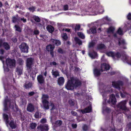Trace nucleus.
I'll return each instance as SVG.
<instances>
[{"instance_id": "22", "label": "nucleus", "mask_w": 131, "mask_h": 131, "mask_svg": "<svg viewBox=\"0 0 131 131\" xmlns=\"http://www.w3.org/2000/svg\"><path fill=\"white\" fill-rule=\"evenodd\" d=\"M32 86V83L29 82L28 83H26L24 85V87L27 89H29L31 88Z\"/></svg>"}, {"instance_id": "61", "label": "nucleus", "mask_w": 131, "mask_h": 131, "mask_svg": "<svg viewBox=\"0 0 131 131\" xmlns=\"http://www.w3.org/2000/svg\"><path fill=\"white\" fill-rule=\"evenodd\" d=\"M20 20L21 21H22L24 23H26L27 21L26 19L24 18V17L21 18Z\"/></svg>"}, {"instance_id": "14", "label": "nucleus", "mask_w": 131, "mask_h": 131, "mask_svg": "<svg viewBox=\"0 0 131 131\" xmlns=\"http://www.w3.org/2000/svg\"><path fill=\"white\" fill-rule=\"evenodd\" d=\"M42 102L44 108L46 109H48L49 108L48 101L46 99H44L42 100Z\"/></svg>"}, {"instance_id": "11", "label": "nucleus", "mask_w": 131, "mask_h": 131, "mask_svg": "<svg viewBox=\"0 0 131 131\" xmlns=\"http://www.w3.org/2000/svg\"><path fill=\"white\" fill-rule=\"evenodd\" d=\"M37 129H40V131H48L49 129L48 126L47 125L38 126Z\"/></svg>"}, {"instance_id": "54", "label": "nucleus", "mask_w": 131, "mask_h": 131, "mask_svg": "<svg viewBox=\"0 0 131 131\" xmlns=\"http://www.w3.org/2000/svg\"><path fill=\"white\" fill-rule=\"evenodd\" d=\"M21 28L17 25V31L19 32H21Z\"/></svg>"}, {"instance_id": "35", "label": "nucleus", "mask_w": 131, "mask_h": 131, "mask_svg": "<svg viewBox=\"0 0 131 131\" xmlns=\"http://www.w3.org/2000/svg\"><path fill=\"white\" fill-rule=\"evenodd\" d=\"M116 33L120 35H122L123 34V31L120 27L118 29Z\"/></svg>"}, {"instance_id": "29", "label": "nucleus", "mask_w": 131, "mask_h": 131, "mask_svg": "<svg viewBox=\"0 0 131 131\" xmlns=\"http://www.w3.org/2000/svg\"><path fill=\"white\" fill-rule=\"evenodd\" d=\"M118 45L120 46L121 45H124L125 44V42L124 40H121L120 39H119L118 40Z\"/></svg>"}, {"instance_id": "62", "label": "nucleus", "mask_w": 131, "mask_h": 131, "mask_svg": "<svg viewBox=\"0 0 131 131\" xmlns=\"http://www.w3.org/2000/svg\"><path fill=\"white\" fill-rule=\"evenodd\" d=\"M4 58L3 56H0V60H1L3 64H4V61L3 60Z\"/></svg>"}, {"instance_id": "6", "label": "nucleus", "mask_w": 131, "mask_h": 131, "mask_svg": "<svg viewBox=\"0 0 131 131\" xmlns=\"http://www.w3.org/2000/svg\"><path fill=\"white\" fill-rule=\"evenodd\" d=\"M74 88H77L81 85L82 83L81 81L77 78H71Z\"/></svg>"}, {"instance_id": "13", "label": "nucleus", "mask_w": 131, "mask_h": 131, "mask_svg": "<svg viewBox=\"0 0 131 131\" xmlns=\"http://www.w3.org/2000/svg\"><path fill=\"white\" fill-rule=\"evenodd\" d=\"M37 80L40 84H43L44 82L45 79L42 75H39L37 76Z\"/></svg>"}, {"instance_id": "55", "label": "nucleus", "mask_w": 131, "mask_h": 131, "mask_svg": "<svg viewBox=\"0 0 131 131\" xmlns=\"http://www.w3.org/2000/svg\"><path fill=\"white\" fill-rule=\"evenodd\" d=\"M58 51L59 53L61 54H63V50L61 48H60L58 49Z\"/></svg>"}, {"instance_id": "8", "label": "nucleus", "mask_w": 131, "mask_h": 131, "mask_svg": "<svg viewBox=\"0 0 131 131\" xmlns=\"http://www.w3.org/2000/svg\"><path fill=\"white\" fill-rule=\"evenodd\" d=\"M102 66H101L100 69L95 68L93 71L94 75L95 77H98L100 76L101 74V72H103L104 71L102 68Z\"/></svg>"}, {"instance_id": "49", "label": "nucleus", "mask_w": 131, "mask_h": 131, "mask_svg": "<svg viewBox=\"0 0 131 131\" xmlns=\"http://www.w3.org/2000/svg\"><path fill=\"white\" fill-rule=\"evenodd\" d=\"M95 45V43L94 42H91L89 44V47L90 48H91L92 47H93Z\"/></svg>"}, {"instance_id": "44", "label": "nucleus", "mask_w": 131, "mask_h": 131, "mask_svg": "<svg viewBox=\"0 0 131 131\" xmlns=\"http://www.w3.org/2000/svg\"><path fill=\"white\" fill-rule=\"evenodd\" d=\"M62 38L65 40H67L68 39V36L66 33H64L62 35Z\"/></svg>"}, {"instance_id": "25", "label": "nucleus", "mask_w": 131, "mask_h": 131, "mask_svg": "<svg viewBox=\"0 0 131 131\" xmlns=\"http://www.w3.org/2000/svg\"><path fill=\"white\" fill-rule=\"evenodd\" d=\"M51 72L52 75L55 78H56L57 76H59L60 75L59 72L57 70L53 71V70H52Z\"/></svg>"}, {"instance_id": "26", "label": "nucleus", "mask_w": 131, "mask_h": 131, "mask_svg": "<svg viewBox=\"0 0 131 131\" xmlns=\"http://www.w3.org/2000/svg\"><path fill=\"white\" fill-rule=\"evenodd\" d=\"M32 19L36 22H39L40 21V18L37 16L34 15L32 17Z\"/></svg>"}, {"instance_id": "4", "label": "nucleus", "mask_w": 131, "mask_h": 131, "mask_svg": "<svg viewBox=\"0 0 131 131\" xmlns=\"http://www.w3.org/2000/svg\"><path fill=\"white\" fill-rule=\"evenodd\" d=\"M34 59L31 58H27L26 60V66L28 69L31 70L34 66Z\"/></svg>"}, {"instance_id": "50", "label": "nucleus", "mask_w": 131, "mask_h": 131, "mask_svg": "<svg viewBox=\"0 0 131 131\" xmlns=\"http://www.w3.org/2000/svg\"><path fill=\"white\" fill-rule=\"evenodd\" d=\"M17 116H18L19 115H20V116H21L22 115L21 114V113L20 111H19V108L17 107Z\"/></svg>"}, {"instance_id": "21", "label": "nucleus", "mask_w": 131, "mask_h": 131, "mask_svg": "<svg viewBox=\"0 0 131 131\" xmlns=\"http://www.w3.org/2000/svg\"><path fill=\"white\" fill-rule=\"evenodd\" d=\"M2 46L6 50H9L10 49L9 45L7 42H3Z\"/></svg>"}, {"instance_id": "53", "label": "nucleus", "mask_w": 131, "mask_h": 131, "mask_svg": "<svg viewBox=\"0 0 131 131\" xmlns=\"http://www.w3.org/2000/svg\"><path fill=\"white\" fill-rule=\"evenodd\" d=\"M35 94V92L33 91L29 92L28 93V96H33Z\"/></svg>"}, {"instance_id": "23", "label": "nucleus", "mask_w": 131, "mask_h": 131, "mask_svg": "<svg viewBox=\"0 0 131 131\" xmlns=\"http://www.w3.org/2000/svg\"><path fill=\"white\" fill-rule=\"evenodd\" d=\"M115 30V28L114 27L111 26L107 30V32L108 33H113Z\"/></svg>"}, {"instance_id": "30", "label": "nucleus", "mask_w": 131, "mask_h": 131, "mask_svg": "<svg viewBox=\"0 0 131 131\" xmlns=\"http://www.w3.org/2000/svg\"><path fill=\"white\" fill-rule=\"evenodd\" d=\"M37 124L35 123H32L30 124V127L31 129H35L37 126Z\"/></svg>"}, {"instance_id": "1", "label": "nucleus", "mask_w": 131, "mask_h": 131, "mask_svg": "<svg viewBox=\"0 0 131 131\" xmlns=\"http://www.w3.org/2000/svg\"><path fill=\"white\" fill-rule=\"evenodd\" d=\"M6 63L7 66L10 68H13L15 66L16 61L15 59L7 58L6 59Z\"/></svg>"}, {"instance_id": "43", "label": "nucleus", "mask_w": 131, "mask_h": 131, "mask_svg": "<svg viewBox=\"0 0 131 131\" xmlns=\"http://www.w3.org/2000/svg\"><path fill=\"white\" fill-rule=\"evenodd\" d=\"M80 26L79 24L76 25L74 28V30L75 31H79L80 30Z\"/></svg>"}, {"instance_id": "40", "label": "nucleus", "mask_w": 131, "mask_h": 131, "mask_svg": "<svg viewBox=\"0 0 131 131\" xmlns=\"http://www.w3.org/2000/svg\"><path fill=\"white\" fill-rule=\"evenodd\" d=\"M69 104L71 107L73 106L75 104L74 101L71 99H70L68 101Z\"/></svg>"}, {"instance_id": "9", "label": "nucleus", "mask_w": 131, "mask_h": 131, "mask_svg": "<svg viewBox=\"0 0 131 131\" xmlns=\"http://www.w3.org/2000/svg\"><path fill=\"white\" fill-rule=\"evenodd\" d=\"M107 102L109 104H112L113 105L116 104V99L114 94H112L111 95L110 98L108 101Z\"/></svg>"}, {"instance_id": "19", "label": "nucleus", "mask_w": 131, "mask_h": 131, "mask_svg": "<svg viewBox=\"0 0 131 131\" xmlns=\"http://www.w3.org/2000/svg\"><path fill=\"white\" fill-rule=\"evenodd\" d=\"M47 30L50 33L53 32L54 30V28L50 25H48L46 27Z\"/></svg>"}, {"instance_id": "36", "label": "nucleus", "mask_w": 131, "mask_h": 131, "mask_svg": "<svg viewBox=\"0 0 131 131\" xmlns=\"http://www.w3.org/2000/svg\"><path fill=\"white\" fill-rule=\"evenodd\" d=\"M10 127L12 129L15 128L16 127V125L14 124V121H11L9 123Z\"/></svg>"}, {"instance_id": "2", "label": "nucleus", "mask_w": 131, "mask_h": 131, "mask_svg": "<svg viewBox=\"0 0 131 131\" xmlns=\"http://www.w3.org/2000/svg\"><path fill=\"white\" fill-rule=\"evenodd\" d=\"M124 84L123 82L121 81L118 80L117 81H112V85L113 87L119 90H121L120 86H123Z\"/></svg>"}, {"instance_id": "45", "label": "nucleus", "mask_w": 131, "mask_h": 131, "mask_svg": "<svg viewBox=\"0 0 131 131\" xmlns=\"http://www.w3.org/2000/svg\"><path fill=\"white\" fill-rule=\"evenodd\" d=\"M34 116L35 118H39V112H37L35 114Z\"/></svg>"}, {"instance_id": "34", "label": "nucleus", "mask_w": 131, "mask_h": 131, "mask_svg": "<svg viewBox=\"0 0 131 131\" xmlns=\"http://www.w3.org/2000/svg\"><path fill=\"white\" fill-rule=\"evenodd\" d=\"M62 121L60 120H58L56 121L55 123V125L57 126H61L62 124Z\"/></svg>"}, {"instance_id": "18", "label": "nucleus", "mask_w": 131, "mask_h": 131, "mask_svg": "<svg viewBox=\"0 0 131 131\" xmlns=\"http://www.w3.org/2000/svg\"><path fill=\"white\" fill-rule=\"evenodd\" d=\"M90 56L92 59L95 58L97 56V52L94 50L92 52L89 53Z\"/></svg>"}, {"instance_id": "42", "label": "nucleus", "mask_w": 131, "mask_h": 131, "mask_svg": "<svg viewBox=\"0 0 131 131\" xmlns=\"http://www.w3.org/2000/svg\"><path fill=\"white\" fill-rule=\"evenodd\" d=\"M82 129L84 131H87L88 129V126L86 124H84L82 127Z\"/></svg>"}, {"instance_id": "17", "label": "nucleus", "mask_w": 131, "mask_h": 131, "mask_svg": "<svg viewBox=\"0 0 131 131\" xmlns=\"http://www.w3.org/2000/svg\"><path fill=\"white\" fill-rule=\"evenodd\" d=\"M101 66H102V68L103 69V68H104V71H107L109 70L110 68V65L105 63H103V64H101Z\"/></svg>"}, {"instance_id": "20", "label": "nucleus", "mask_w": 131, "mask_h": 131, "mask_svg": "<svg viewBox=\"0 0 131 131\" xmlns=\"http://www.w3.org/2000/svg\"><path fill=\"white\" fill-rule=\"evenodd\" d=\"M54 48V46H52L51 44H50L47 45L46 47V50L48 52L53 51Z\"/></svg>"}, {"instance_id": "5", "label": "nucleus", "mask_w": 131, "mask_h": 131, "mask_svg": "<svg viewBox=\"0 0 131 131\" xmlns=\"http://www.w3.org/2000/svg\"><path fill=\"white\" fill-rule=\"evenodd\" d=\"M65 88L68 90H72L74 88L71 78V80H68L65 85Z\"/></svg>"}, {"instance_id": "63", "label": "nucleus", "mask_w": 131, "mask_h": 131, "mask_svg": "<svg viewBox=\"0 0 131 131\" xmlns=\"http://www.w3.org/2000/svg\"><path fill=\"white\" fill-rule=\"evenodd\" d=\"M72 127L73 128H75L77 127V125L76 124H73L72 125Z\"/></svg>"}, {"instance_id": "24", "label": "nucleus", "mask_w": 131, "mask_h": 131, "mask_svg": "<svg viewBox=\"0 0 131 131\" xmlns=\"http://www.w3.org/2000/svg\"><path fill=\"white\" fill-rule=\"evenodd\" d=\"M106 54L108 56L111 57L113 59H114V52L110 51L106 52Z\"/></svg>"}, {"instance_id": "7", "label": "nucleus", "mask_w": 131, "mask_h": 131, "mask_svg": "<svg viewBox=\"0 0 131 131\" xmlns=\"http://www.w3.org/2000/svg\"><path fill=\"white\" fill-rule=\"evenodd\" d=\"M126 102L125 101H122L118 103L117 105V107L120 109L126 111L127 110L126 106Z\"/></svg>"}, {"instance_id": "3", "label": "nucleus", "mask_w": 131, "mask_h": 131, "mask_svg": "<svg viewBox=\"0 0 131 131\" xmlns=\"http://www.w3.org/2000/svg\"><path fill=\"white\" fill-rule=\"evenodd\" d=\"M19 48L20 49L21 53H27L28 52V46L26 43L23 42L19 46Z\"/></svg>"}, {"instance_id": "52", "label": "nucleus", "mask_w": 131, "mask_h": 131, "mask_svg": "<svg viewBox=\"0 0 131 131\" xmlns=\"http://www.w3.org/2000/svg\"><path fill=\"white\" fill-rule=\"evenodd\" d=\"M127 19L129 20H131V13H129L127 16Z\"/></svg>"}, {"instance_id": "38", "label": "nucleus", "mask_w": 131, "mask_h": 131, "mask_svg": "<svg viewBox=\"0 0 131 131\" xmlns=\"http://www.w3.org/2000/svg\"><path fill=\"white\" fill-rule=\"evenodd\" d=\"M75 40L76 42L78 43L79 45H81L82 42L81 40L78 38L77 37H75Z\"/></svg>"}, {"instance_id": "56", "label": "nucleus", "mask_w": 131, "mask_h": 131, "mask_svg": "<svg viewBox=\"0 0 131 131\" xmlns=\"http://www.w3.org/2000/svg\"><path fill=\"white\" fill-rule=\"evenodd\" d=\"M34 34L35 35H38L39 34V31L38 30H35L33 32Z\"/></svg>"}, {"instance_id": "48", "label": "nucleus", "mask_w": 131, "mask_h": 131, "mask_svg": "<svg viewBox=\"0 0 131 131\" xmlns=\"http://www.w3.org/2000/svg\"><path fill=\"white\" fill-rule=\"evenodd\" d=\"M71 113L74 116H78V114L76 112L72 111L71 112Z\"/></svg>"}, {"instance_id": "16", "label": "nucleus", "mask_w": 131, "mask_h": 131, "mask_svg": "<svg viewBox=\"0 0 131 131\" xmlns=\"http://www.w3.org/2000/svg\"><path fill=\"white\" fill-rule=\"evenodd\" d=\"M64 82V79L63 77H60L58 80V83L60 86L63 85Z\"/></svg>"}, {"instance_id": "64", "label": "nucleus", "mask_w": 131, "mask_h": 131, "mask_svg": "<svg viewBox=\"0 0 131 131\" xmlns=\"http://www.w3.org/2000/svg\"><path fill=\"white\" fill-rule=\"evenodd\" d=\"M4 52V49H2L0 50V54H3Z\"/></svg>"}, {"instance_id": "59", "label": "nucleus", "mask_w": 131, "mask_h": 131, "mask_svg": "<svg viewBox=\"0 0 131 131\" xmlns=\"http://www.w3.org/2000/svg\"><path fill=\"white\" fill-rule=\"evenodd\" d=\"M12 22L15 23L16 21V17L14 16L12 18Z\"/></svg>"}, {"instance_id": "47", "label": "nucleus", "mask_w": 131, "mask_h": 131, "mask_svg": "<svg viewBox=\"0 0 131 131\" xmlns=\"http://www.w3.org/2000/svg\"><path fill=\"white\" fill-rule=\"evenodd\" d=\"M63 9L64 10L66 11L68 10V5H64L63 6Z\"/></svg>"}, {"instance_id": "28", "label": "nucleus", "mask_w": 131, "mask_h": 131, "mask_svg": "<svg viewBox=\"0 0 131 131\" xmlns=\"http://www.w3.org/2000/svg\"><path fill=\"white\" fill-rule=\"evenodd\" d=\"M103 110L105 112L107 113H110L111 111V108L107 107L103 108Z\"/></svg>"}, {"instance_id": "46", "label": "nucleus", "mask_w": 131, "mask_h": 131, "mask_svg": "<svg viewBox=\"0 0 131 131\" xmlns=\"http://www.w3.org/2000/svg\"><path fill=\"white\" fill-rule=\"evenodd\" d=\"M42 99H48L49 96L47 94H43L42 95Z\"/></svg>"}, {"instance_id": "57", "label": "nucleus", "mask_w": 131, "mask_h": 131, "mask_svg": "<svg viewBox=\"0 0 131 131\" xmlns=\"http://www.w3.org/2000/svg\"><path fill=\"white\" fill-rule=\"evenodd\" d=\"M50 106H52V108L50 109V110L52 111L55 109V107L53 104V103H51Z\"/></svg>"}, {"instance_id": "12", "label": "nucleus", "mask_w": 131, "mask_h": 131, "mask_svg": "<svg viewBox=\"0 0 131 131\" xmlns=\"http://www.w3.org/2000/svg\"><path fill=\"white\" fill-rule=\"evenodd\" d=\"M50 41L53 45H55L57 46H58L61 44L60 41L58 40L51 39L50 40Z\"/></svg>"}, {"instance_id": "60", "label": "nucleus", "mask_w": 131, "mask_h": 131, "mask_svg": "<svg viewBox=\"0 0 131 131\" xmlns=\"http://www.w3.org/2000/svg\"><path fill=\"white\" fill-rule=\"evenodd\" d=\"M40 122L42 123H45L46 122V119L45 118H43L41 120Z\"/></svg>"}, {"instance_id": "31", "label": "nucleus", "mask_w": 131, "mask_h": 131, "mask_svg": "<svg viewBox=\"0 0 131 131\" xmlns=\"http://www.w3.org/2000/svg\"><path fill=\"white\" fill-rule=\"evenodd\" d=\"M105 47V45L103 44H99L98 45L97 47L99 49H101L104 48Z\"/></svg>"}, {"instance_id": "39", "label": "nucleus", "mask_w": 131, "mask_h": 131, "mask_svg": "<svg viewBox=\"0 0 131 131\" xmlns=\"http://www.w3.org/2000/svg\"><path fill=\"white\" fill-rule=\"evenodd\" d=\"M78 35L79 37L82 39H84L85 38V36L81 32H79L78 33Z\"/></svg>"}, {"instance_id": "37", "label": "nucleus", "mask_w": 131, "mask_h": 131, "mask_svg": "<svg viewBox=\"0 0 131 131\" xmlns=\"http://www.w3.org/2000/svg\"><path fill=\"white\" fill-rule=\"evenodd\" d=\"M121 56V53L119 52H117L116 53L114 52V59L115 58V57H116L117 58H119Z\"/></svg>"}, {"instance_id": "33", "label": "nucleus", "mask_w": 131, "mask_h": 131, "mask_svg": "<svg viewBox=\"0 0 131 131\" xmlns=\"http://www.w3.org/2000/svg\"><path fill=\"white\" fill-rule=\"evenodd\" d=\"M23 68L21 67L20 68H17V72H18V75H20L22 74Z\"/></svg>"}, {"instance_id": "10", "label": "nucleus", "mask_w": 131, "mask_h": 131, "mask_svg": "<svg viewBox=\"0 0 131 131\" xmlns=\"http://www.w3.org/2000/svg\"><path fill=\"white\" fill-rule=\"evenodd\" d=\"M80 112H81L82 114L89 113L92 111V108L91 106H89L85 108L84 110H78Z\"/></svg>"}, {"instance_id": "32", "label": "nucleus", "mask_w": 131, "mask_h": 131, "mask_svg": "<svg viewBox=\"0 0 131 131\" xmlns=\"http://www.w3.org/2000/svg\"><path fill=\"white\" fill-rule=\"evenodd\" d=\"M17 62L19 65H22L23 64L24 61L21 59L18 58L17 60Z\"/></svg>"}, {"instance_id": "51", "label": "nucleus", "mask_w": 131, "mask_h": 131, "mask_svg": "<svg viewBox=\"0 0 131 131\" xmlns=\"http://www.w3.org/2000/svg\"><path fill=\"white\" fill-rule=\"evenodd\" d=\"M28 9L30 11H32V12H33L35 11V7H34L32 6V7L29 8Z\"/></svg>"}, {"instance_id": "15", "label": "nucleus", "mask_w": 131, "mask_h": 131, "mask_svg": "<svg viewBox=\"0 0 131 131\" xmlns=\"http://www.w3.org/2000/svg\"><path fill=\"white\" fill-rule=\"evenodd\" d=\"M27 110L29 112H32L34 110V107L33 104L31 103H29L27 107Z\"/></svg>"}, {"instance_id": "27", "label": "nucleus", "mask_w": 131, "mask_h": 131, "mask_svg": "<svg viewBox=\"0 0 131 131\" xmlns=\"http://www.w3.org/2000/svg\"><path fill=\"white\" fill-rule=\"evenodd\" d=\"M90 30L91 31V33L93 34H96L97 32L96 28L94 26L90 28Z\"/></svg>"}, {"instance_id": "41", "label": "nucleus", "mask_w": 131, "mask_h": 131, "mask_svg": "<svg viewBox=\"0 0 131 131\" xmlns=\"http://www.w3.org/2000/svg\"><path fill=\"white\" fill-rule=\"evenodd\" d=\"M3 117L4 119L6 120V122L8 123L9 122V116L8 115L6 114H3Z\"/></svg>"}, {"instance_id": "58", "label": "nucleus", "mask_w": 131, "mask_h": 131, "mask_svg": "<svg viewBox=\"0 0 131 131\" xmlns=\"http://www.w3.org/2000/svg\"><path fill=\"white\" fill-rule=\"evenodd\" d=\"M7 67H4V70L6 72H8L9 71V69Z\"/></svg>"}]
</instances>
